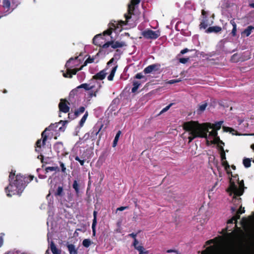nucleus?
Returning <instances> with one entry per match:
<instances>
[{
	"instance_id": "obj_1",
	"label": "nucleus",
	"mask_w": 254,
	"mask_h": 254,
	"mask_svg": "<svg viewBox=\"0 0 254 254\" xmlns=\"http://www.w3.org/2000/svg\"><path fill=\"white\" fill-rule=\"evenodd\" d=\"M15 171L11 170L9 175V185L5 188L7 196L12 195H20L27 184L29 183L34 178L32 175L27 177L20 174L15 175Z\"/></svg>"
},
{
	"instance_id": "obj_2",
	"label": "nucleus",
	"mask_w": 254,
	"mask_h": 254,
	"mask_svg": "<svg viewBox=\"0 0 254 254\" xmlns=\"http://www.w3.org/2000/svg\"><path fill=\"white\" fill-rule=\"evenodd\" d=\"M201 124L197 121H189L184 123L183 129L189 132V143L191 142L194 138H207V134L204 130L201 127Z\"/></svg>"
},
{
	"instance_id": "obj_3",
	"label": "nucleus",
	"mask_w": 254,
	"mask_h": 254,
	"mask_svg": "<svg viewBox=\"0 0 254 254\" xmlns=\"http://www.w3.org/2000/svg\"><path fill=\"white\" fill-rule=\"evenodd\" d=\"M64 127V121L61 120L59 123H56L54 124H51L48 127L45 128V129L42 132L41 139H38L35 144V151L37 152H39L41 150L42 146H44L46 144V142L48 139V134L47 133L48 130H53L54 131L62 130V128Z\"/></svg>"
},
{
	"instance_id": "obj_4",
	"label": "nucleus",
	"mask_w": 254,
	"mask_h": 254,
	"mask_svg": "<svg viewBox=\"0 0 254 254\" xmlns=\"http://www.w3.org/2000/svg\"><path fill=\"white\" fill-rule=\"evenodd\" d=\"M78 57H76L75 58H71L66 63L65 66L67 68L66 72L64 73V77L66 78H72L73 75H75L76 73L82 70L83 67L88 64H91L94 62L95 58L94 57H89L84 62V64L78 68H74L73 69L70 68V67H73L75 65V64L73 63V64L70 65L71 63L75 62L77 60Z\"/></svg>"
},
{
	"instance_id": "obj_5",
	"label": "nucleus",
	"mask_w": 254,
	"mask_h": 254,
	"mask_svg": "<svg viewBox=\"0 0 254 254\" xmlns=\"http://www.w3.org/2000/svg\"><path fill=\"white\" fill-rule=\"evenodd\" d=\"M49 194L54 196L62 206L64 199V183H52L49 190Z\"/></svg>"
},
{
	"instance_id": "obj_6",
	"label": "nucleus",
	"mask_w": 254,
	"mask_h": 254,
	"mask_svg": "<svg viewBox=\"0 0 254 254\" xmlns=\"http://www.w3.org/2000/svg\"><path fill=\"white\" fill-rule=\"evenodd\" d=\"M243 242L246 254H254V228L246 232Z\"/></svg>"
},
{
	"instance_id": "obj_7",
	"label": "nucleus",
	"mask_w": 254,
	"mask_h": 254,
	"mask_svg": "<svg viewBox=\"0 0 254 254\" xmlns=\"http://www.w3.org/2000/svg\"><path fill=\"white\" fill-rule=\"evenodd\" d=\"M239 188L235 184V182L232 181V179H230V185L229 188L227 189V191L229 193L230 195H232L233 193H235L237 195H242L244 192V182L243 180L238 181Z\"/></svg>"
},
{
	"instance_id": "obj_8",
	"label": "nucleus",
	"mask_w": 254,
	"mask_h": 254,
	"mask_svg": "<svg viewBox=\"0 0 254 254\" xmlns=\"http://www.w3.org/2000/svg\"><path fill=\"white\" fill-rule=\"evenodd\" d=\"M140 2V0H131L130 3L128 5V13L125 14L126 20L125 21H122L125 25L127 24L129 19L131 18V15L133 14V12L135 9V6L138 4Z\"/></svg>"
},
{
	"instance_id": "obj_9",
	"label": "nucleus",
	"mask_w": 254,
	"mask_h": 254,
	"mask_svg": "<svg viewBox=\"0 0 254 254\" xmlns=\"http://www.w3.org/2000/svg\"><path fill=\"white\" fill-rule=\"evenodd\" d=\"M201 254H229L222 250L218 246L213 245L207 247L201 252Z\"/></svg>"
},
{
	"instance_id": "obj_10",
	"label": "nucleus",
	"mask_w": 254,
	"mask_h": 254,
	"mask_svg": "<svg viewBox=\"0 0 254 254\" xmlns=\"http://www.w3.org/2000/svg\"><path fill=\"white\" fill-rule=\"evenodd\" d=\"M223 121H219L214 124H212L210 123H205L201 124V127L204 130V132L207 134L209 132V128H213L214 130H218L221 128V126Z\"/></svg>"
},
{
	"instance_id": "obj_11",
	"label": "nucleus",
	"mask_w": 254,
	"mask_h": 254,
	"mask_svg": "<svg viewBox=\"0 0 254 254\" xmlns=\"http://www.w3.org/2000/svg\"><path fill=\"white\" fill-rule=\"evenodd\" d=\"M129 237H131L133 239V243L132 244V246L134 247V249L137 250L139 252V254H148V251H144L145 249L144 247L141 245H138L139 242L138 240L136 239V237L137 236V234L135 233H131L128 234Z\"/></svg>"
},
{
	"instance_id": "obj_12",
	"label": "nucleus",
	"mask_w": 254,
	"mask_h": 254,
	"mask_svg": "<svg viewBox=\"0 0 254 254\" xmlns=\"http://www.w3.org/2000/svg\"><path fill=\"white\" fill-rule=\"evenodd\" d=\"M141 35L147 39H156L160 36V32L159 30L153 31L147 29L142 32Z\"/></svg>"
},
{
	"instance_id": "obj_13",
	"label": "nucleus",
	"mask_w": 254,
	"mask_h": 254,
	"mask_svg": "<svg viewBox=\"0 0 254 254\" xmlns=\"http://www.w3.org/2000/svg\"><path fill=\"white\" fill-rule=\"evenodd\" d=\"M103 127V125H101L100 127L97 125L94 126L89 132L87 133L84 135V137H86L87 139L89 138L92 140H95L97 138V135L99 134Z\"/></svg>"
},
{
	"instance_id": "obj_14",
	"label": "nucleus",
	"mask_w": 254,
	"mask_h": 254,
	"mask_svg": "<svg viewBox=\"0 0 254 254\" xmlns=\"http://www.w3.org/2000/svg\"><path fill=\"white\" fill-rule=\"evenodd\" d=\"M110 46L112 47L113 49H117L119 48H122L123 47L127 46V44L124 41H111L106 42V43L103 44L102 48L106 49L108 48Z\"/></svg>"
},
{
	"instance_id": "obj_15",
	"label": "nucleus",
	"mask_w": 254,
	"mask_h": 254,
	"mask_svg": "<svg viewBox=\"0 0 254 254\" xmlns=\"http://www.w3.org/2000/svg\"><path fill=\"white\" fill-rule=\"evenodd\" d=\"M160 66L161 65L159 64H152L146 67L144 69L143 72L145 74H148L153 71H157L159 70Z\"/></svg>"
},
{
	"instance_id": "obj_16",
	"label": "nucleus",
	"mask_w": 254,
	"mask_h": 254,
	"mask_svg": "<svg viewBox=\"0 0 254 254\" xmlns=\"http://www.w3.org/2000/svg\"><path fill=\"white\" fill-rule=\"evenodd\" d=\"M102 40H104V38L102 34H98L93 38V43L96 46L102 48Z\"/></svg>"
},
{
	"instance_id": "obj_17",
	"label": "nucleus",
	"mask_w": 254,
	"mask_h": 254,
	"mask_svg": "<svg viewBox=\"0 0 254 254\" xmlns=\"http://www.w3.org/2000/svg\"><path fill=\"white\" fill-rule=\"evenodd\" d=\"M81 187L80 181L74 180L72 184V188L75 191V193L77 196L79 195L80 193V188Z\"/></svg>"
},
{
	"instance_id": "obj_18",
	"label": "nucleus",
	"mask_w": 254,
	"mask_h": 254,
	"mask_svg": "<svg viewBox=\"0 0 254 254\" xmlns=\"http://www.w3.org/2000/svg\"><path fill=\"white\" fill-rule=\"evenodd\" d=\"M222 31V28L218 26H215L208 27L205 31L207 33H217Z\"/></svg>"
},
{
	"instance_id": "obj_19",
	"label": "nucleus",
	"mask_w": 254,
	"mask_h": 254,
	"mask_svg": "<svg viewBox=\"0 0 254 254\" xmlns=\"http://www.w3.org/2000/svg\"><path fill=\"white\" fill-rule=\"evenodd\" d=\"M106 75V73L105 70H102L93 76L92 78L96 80H103L105 78Z\"/></svg>"
},
{
	"instance_id": "obj_20",
	"label": "nucleus",
	"mask_w": 254,
	"mask_h": 254,
	"mask_svg": "<svg viewBox=\"0 0 254 254\" xmlns=\"http://www.w3.org/2000/svg\"><path fill=\"white\" fill-rule=\"evenodd\" d=\"M93 217L94 218L92 224V229L93 235L95 236L96 235V226L97 224V212L96 211H94L93 212Z\"/></svg>"
},
{
	"instance_id": "obj_21",
	"label": "nucleus",
	"mask_w": 254,
	"mask_h": 254,
	"mask_svg": "<svg viewBox=\"0 0 254 254\" xmlns=\"http://www.w3.org/2000/svg\"><path fill=\"white\" fill-rule=\"evenodd\" d=\"M233 194H234V195L233 196L232 202H233L234 205H235V206H236L237 207L238 206V205H242L241 204L242 199H241V198L239 197L241 195H236L235 193H233Z\"/></svg>"
},
{
	"instance_id": "obj_22",
	"label": "nucleus",
	"mask_w": 254,
	"mask_h": 254,
	"mask_svg": "<svg viewBox=\"0 0 254 254\" xmlns=\"http://www.w3.org/2000/svg\"><path fill=\"white\" fill-rule=\"evenodd\" d=\"M253 30H254V27L251 25L249 26L242 32V35H245L246 36L248 37L252 33Z\"/></svg>"
},
{
	"instance_id": "obj_23",
	"label": "nucleus",
	"mask_w": 254,
	"mask_h": 254,
	"mask_svg": "<svg viewBox=\"0 0 254 254\" xmlns=\"http://www.w3.org/2000/svg\"><path fill=\"white\" fill-rule=\"evenodd\" d=\"M50 249L53 254H61V251L57 248L55 244L53 241L51 242Z\"/></svg>"
},
{
	"instance_id": "obj_24",
	"label": "nucleus",
	"mask_w": 254,
	"mask_h": 254,
	"mask_svg": "<svg viewBox=\"0 0 254 254\" xmlns=\"http://www.w3.org/2000/svg\"><path fill=\"white\" fill-rule=\"evenodd\" d=\"M208 18L204 17V19H203L200 22V23L199 25V28L201 29H205L207 26H208Z\"/></svg>"
},
{
	"instance_id": "obj_25",
	"label": "nucleus",
	"mask_w": 254,
	"mask_h": 254,
	"mask_svg": "<svg viewBox=\"0 0 254 254\" xmlns=\"http://www.w3.org/2000/svg\"><path fill=\"white\" fill-rule=\"evenodd\" d=\"M141 84V82L139 81H133L132 82L133 87L131 89V92L132 93H135L140 85Z\"/></svg>"
},
{
	"instance_id": "obj_26",
	"label": "nucleus",
	"mask_w": 254,
	"mask_h": 254,
	"mask_svg": "<svg viewBox=\"0 0 254 254\" xmlns=\"http://www.w3.org/2000/svg\"><path fill=\"white\" fill-rule=\"evenodd\" d=\"M117 67H118V65H116V66H115L114 67H113L112 68V70H111L110 74L108 76V79L109 81H112L113 80V78H114V77L115 76V72H116V70L117 69Z\"/></svg>"
},
{
	"instance_id": "obj_27",
	"label": "nucleus",
	"mask_w": 254,
	"mask_h": 254,
	"mask_svg": "<svg viewBox=\"0 0 254 254\" xmlns=\"http://www.w3.org/2000/svg\"><path fill=\"white\" fill-rule=\"evenodd\" d=\"M245 208H243L242 211H240V210H238L237 211L236 214L232 217L233 218H235V223H236V225H235V227H237V220L240 219V214L244 213L245 212Z\"/></svg>"
},
{
	"instance_id": "obj_28",
	"label": "nucleus",
	"mask_w": 254,
	"mask_h": 254,
	"mask_svg": "<svg viewBox=\"0 0 254 254\" xmlns=\"http://www.w3.org/2000/svg\"><path fill=\"white\" fill-rule=\"evenodd\" d=\"M69 254H77V251L75 248V246L72 244H69L67 246Z\"/></svg>"
},
{
	"instance_id": "obj_29",
	"label": "nucleus",
	"mask_w": 254,
	"mask_h": 254,
	"mask_svg": "<svg viewBox=\"0 0 254 254\" xmlns=\"http://www.w3.org/2000/svg\"><path fill=\"white\" fill-rule=\"evenodd\" d=\"M88 116V112H86V113L83 115V116L82 117V118L81 119V120H80V121L79 122L78 126H79V127H81L83 126V125L87 118Z\"/></svg>"
},
{
	"instance_id": "obj_30",
	"label": "nucleus",
	"mask_w": 254,
	"mask_h": 254,
	"mask_svg": "<svg viewBox=\"0 0 254 254\" xmlns=\"http://www.w3.org/2000/svg\"><path fill=\"white\" fill-rule=\"evenodd\" d=\"M94 86H90L87 83H83L77 87V88H84L85 90H89L92 89Z\"/></svg>"
},
{
	"instance_id": "obj_31",
	"label": "nucleus",
	"mask_w": 254,
	"mask_h": 254,
	"mask_svg": "<svg viewBox=\"0 0 254 254\" xmlns=\"http://www.w3.org/2000/svg\"><path fill=\"white\" fill-rule=\"evenodd\" d=\"M121 134V131L119 130L118 131V132L117 133V134L115 136V137L114 138V140L113 141V147H115L116 146Z\"/></svg>"
},
{
	"instance_id": "obj_32",
	"label": "nucleus",
	"mask_w": 254,
	"mask_h": 254,
	"mask_svg": "<svg viewBox=\"0 0 254 254\" xmlns=\"http://www.w3.org/2000/svg\"><path fill=\"white\" fill-rule=\"evenodd\" d=\"M68 118L69 120H73L77 117L76 114H75V111H73L72 109H71V111L68 113Z\"/></svg>"
},
{
	"instance_id": "obj_33",
	"label": "nucleus",
	"mask_w": 254,
	"mask_h": 254,
	"mask_svg": "<svg viewBox=\"0 0 254 254\" xmlns=\"http://www.w3.org/2000/svg\"><path fill=\"white\" fill-rule=\"evenodd\" d=\"M243 163L246 168H249L251 165V160L249 158H244Z\"/></svg>"
},
{
	"instance_id": "obj_34",
	"label": "nucleus",
	"mask_w": 254,
	"mask_h": 254,
	"mask_svg": "<svg viewBox=\"0 0 254 254\" xmlns=\"http://www.w3.org/2000/svg\"><path fill=\"white\" fill-rule=\"evenodd\" d=\"M207 106V103H204L201 105H199L198 108L197 109V112H199L200 113L203 112L205 110Z\"/></svg>"
},
{
	"instance_id": "obj_35",
	"label": "nucleus",
	"mask_w": 254,
	"mask_h": 254,
	"mask_svg": "<svg viewBox=\"0 0 254 254\" xmlns=\"http://www.w3.org/2000/svg\"><path fill=\"white\" fill-rule=\"evenodd\" d=\"M134 78L136 79H142L143 82L147 80V78L145 76L143 75L141 73H137L135 75Z\"/></svg>"
},
{
	"instance_id": "obj_36",
	"label": "nucleus",
	"mask_w": 254,
	"mask_h": 254,
	"mask_svg": "<svg viewBox=\"0 0 254 254\" xmlns=\"http://www.w3.org/2000/svg\"><path fill=\"white\" fill-rule=\"evenodd\" d=\"M91 244V241L90 239H84L82 242V245L85 248H88Z\"/></svg>"
},
{
	"instance_id": "obj_37",
	"label": "nucleus",
	"mask_w": 254,
	"mask_h": 254,
	"mask_svg": "<svg viewBox=\"0 0 254 254\" xmlns=\"http://www.w3.org/2000/svg\"><path fill=\"white\" fill-rule=\"evenodd\" d=\"M2 4L4 8L9 9L10 6V2L9 0H3Z\"/></svg>"
},
{
	"instance_id": "obj_38",
	"label": "nucleus",
	"mask_w": 254,
	"mask_h": 254,
	"mask_svg": "<svg viewBox=\"0 0 254 254\" xmlns=\"http://www.w3.org/2000/svg\"><path fill=\"white\" fill-rule=\"evenodd\" d=\"M85 108L83 106L80 107L79 109H78L76 110H75V114H76L77 116L78 117L81 114L83 113L85 111Z\"/></svg>"
},
{
	"instance_id": "obj_39",
	"label": "nucleus",
	"mask_w": 254,
	"mask_h": 254,
	"mask_svg": "<svg viewBox=\"0 0 254 254\" xmlns=\"http://www.w3.org/2000/svg\"><path fill=\"white\" fill-rule=\"evenodd\" d=\"M232 226L233 225H228L225 228L223 229L222 230V234L226 233L228 231H232L233 229L234 228V227H232Z\"/></svg>"
},
{
	"instance_id": "obj_40",
	"label": "nucleus",
	"mask_w": 254,
	"mask_h": 254,
	"mask_svg": "<svg viewBox=\"0 0 254 254\" xmlns=\"http://www.w3.org/2000/svg\"><path fill=\"white\" fill-rule=\"evenodd\" d=\"M60 112H64V99H61L59 105ZM61 114V113H60ZM60 117H61V115H59Z\"/></svg>"
},
{
	"instance_id": "obj_41",
	"label": "nucleus",
	"mask_w": 254,
	"mask_h": 254,
	"mask_svg": "<svg viewBox=\"0 0 254 254\" xmlns=\"http://www.w3.org/2000/svg\"><path fill=\"white\" fill-rule=\"evenodd\" d=\"M81 159H80L78 156H76L74 158L75 160L78 161L81 166H83L85 159H84L82 156L81 157Z\"/></svg>"
},
{
	"instance_id": "obj_42",
	"label": "nucleus",
	"mask_w": 254,
	"mask_h": 254,
	"mask_svg": "<svg viewBox=\"0 0 254 254\" xmlns=\"http://www.w3.org/2000/svg\"><path fill=\"white\" fill-rule=\"evenodd\" d=\"M57 169H58V167H48L46 168L45 171L46 173H48L50 171H56Z\"/></svg>"
},
{
	"instance_id": "obj_43",
	"label": "nucleus",
	"mask_w": 254,
	"mask_h": 254,
	"mask_svg": "<svg viewBox=\"0 0 254 254\" xmlns=\"http://www.w3.org/2000/svg\"><path fill=\"white\" fill-rule=\"evenodd\" d=\"M235 231H232L231 232H230V233H228L227 232L226 233H224V234H223V235H226V236H227V237L228 238H232L234 236V235H235Z\"/></svg>"
},
{
	"instance_id": "obj_44",
	"label": "nucleus",
	"mask_w": 254,
	"mask_h": 254,
	"mask_svg": "<svg viewBox=\"0 0 254 254\" xmlns=\"http://www.w3.org/2000/svg\"><path fill=\"white\" fill-rule=\"evenodd\" d=\"M67 101L64 99V113H68L69 112L70 108L67 105Z\"/></svg>"
},
{
	"instance_id": "obj_45",
	"label": "nucleus",
	"mask_w": 254,
	"mask_h": 254,
	"mask_svg": "<svg viewBox=\"0 0 254 254\" xmlns=\"http://www.w3.org/2000/svg\"><path fill=\"white\" fill-rule=\"evenodd\" d=\"M222 165L225 167L226 170L228 171V169L230 168V165L226 160L222 161Z\"/></svg>"
},
{
	"instance_id": "obj_46",
	"label": "nucleus",
	"mask_w": 254,
	"mask_h": 254,
	"mask_svg": "<svg viewBox=\"0 0 254 254\" xmlns=\"http://www.w3.org/2000/svg\"><path fill=\"white\" fill-rule=\"evenodd\" d=\"M189 60H190L189 58H180L179 61L180 63L185 64L187 63L189 61Z\"/></svg>"
},
{
	"instance_id": "obj_47",
	"label": "nucleus",
	"mask_w": 254,
	"mask_h": 254,
	"mask_svg": "<svg viewBox=\"0 0 254 254\" xmlns=\"http://www.w3.org/2000/svg\"><path fill=\"white\" fill-rule=\"evenodd\" d=\"M209 135L210 136H213V137H215L216 136L218 135L217 131L213 129L210 132H209Z\"/></svg>"
},
{
	"instance_id": "obj_48",
	"label": "nucleus",
	"mask_w": 254,
	"mask_h": 254,
	"mask_svg": "<svg viewBox=\"0 0 254 254\" xmlns=\"http://www.w3.org/2000/svg\"><path fill=\"white\" fill-rule=\"evenodd\" d=\"M220 140V137L217 135L215 137H214L213 140L211 141V143L217 144Z\"/></svg>"
},
{
	"instance_id": "obj_49",
	"label": "nucleus",
	"mask_w": 254,
	"mask_h": 254,
	"mask_svg": "<svg viewBox=\"0 0 254 254\" xmlns=\"http://www.w3.org/2000/svg\"><path fill=\"white\" fill-rule=\"evenodd\" d=\"M181 79H172L168 81L167 83L170 84H172L174 83H178L181 81Z\"/></svg>"
},
{
	"instance_id": "obj_50",
	"label": "nucleus",
	"mask_w": 254,
	"mask_h": 254,
	"mask_svg": "<svg viewBox=\"0 0 254 254\" xmlns=\"http://www.w3.org/2000/svg\"><path fill=\"white\" fill-rule=\"evenodd\" d=\"M220 154L221 161L226 160V158L225 152L223 151L222 152H220Z\"/></svg>"
},
{
	"instance_id": "obj_51",
	"label": "nucleus",
	"mask_w": 254,
	"mask_h": 254,
	"mask_svg": "<svg viewBox=\"0 0 254 254\" xmlns=\"http://www.w3.org/2000/svg\"><path fill=\"white\" fill-rule=\"evenodd\" d=\"M112 33V29L109 28L103 32L104 35H110Z\"/></svg>"
},
{
	"instance_id": "obj_52",
	"label": "nucleus",
	"mask_w": 254,
	"mask_h": 254,
	"mask_svg": "<svg viewBox=\"0 0 254 254\" xmlns=\"http://www.w3.org/2000/svg\"><path fill=\"white\" fill-rule=\"evenodd\" d=\"M172 105H173V104L171 103L169 105L167 106L165 108H163L162 110L161 113H164V112L167 111L170 109V108L172 106Z\"/></svg>"
},
{
	"instance_id": "obj_53",
	"label": "nucleus",
	"mask_w": 254,
	"mask_h": 254,
	"mask_svg": "<svg viewBox=\"0 0 254 254\" xmlns=\"http://www.w3.org/2000/svg\"><path fill=\"white\" fill-rule=\"evenodd\" d=\"M236 32H237V27H235V25H234V27H233L231 34L233 36H236Z\"/></svg>"
},
{
	"instance_id": "obj_54",
	"label": "nucleus",
	"mask_w": 254,
	"mask_h": 254,
	"mask_svg": "<svg viewBox=\"0 0 254 254\" xmlns=\"http://www.w3.org/2000/svg\"><path fill=\"white\" fill-rule=\"evenodd\" d=\"M227 173L228 174H231L232 177L234 178V179H236V181H239V178H238V175H236L234 176L232 175V173L231 171H227Z\"/></svg>"
},
{
	"instance_id": "obj_55",
	"label": "nucleus",
	"mask_w": 254,
	"mask_h": 254,
	"mask_svg": "<svg viewBox=\"0 0 254 254\" xmlns=\"http://www.w3.org/2000/svg\"><path fill=\"white\" fill-rule=\"evenodd\" d=\"M223 128L224 130L226 132H228V131L231 132V131L234 130V129H233L232 128L230 127H223Z\"/></svg>"
},
{
	"instance_id": "obj_56",
	"label": "nucleus",
	"mask_w": 254,
	"mask_h": 254,
	"mask_svg": "<svg viewBox=\"0 0 254 254\" xmlns=\"http://www.w3.org/2000/svg\"><path fill=\"white\" fill-rule=\"evenodd\" d=\"M234 223H235V218H232L228 220L227 221V224L228 225H233Z\"/></svg>"
},
{
	"instance_id": "obj_57",
	"label": "nucleus",
	"mask_w": 254,
	"mask_h": 254,
	"mask_svg": "<svg viewBox=\"0 0 254 254\" xmlns=\"http://www.w3.org/2000/svg\"><path fill=\"white\" fill-rule=\"evenodd\" d=\"M77 76L78 77L79 79L81 80H82L84 79L85 77V74L84 72H82L80 74H78L77 75Z\"/></svg>"
},
{
	"instance_id": "obj_58",
	"label": "nucleus",
	"mask_w": 254,
	"mask_h": 254,
	"mask_svg": "<svg viewBox=\"0 0 254 254\" xmlns=\"http://www.w3.org/2000/svg\"><path fill=\"white\" fill-rule=\"evenodd\" d=\"M175 253L176 254H181L178 251L175 250H168L167 251V253Z\"/></svg>"
},
{
	"instance_id": "obj_59",
	"label": "nucleus",
	"mask_w": 254,
	"mask_h": 254,
	"mask_svg": "<svg viewBox=\"0 0 254 254\" xmlns=\"http://www.w3.org/2000/svg\"><path fill=\"white\" fill-rule=\"evenodd\" d=\"M129 207L128 206H121V207H118L117 209V211H123L125 209H128Z\"/></svg>"
},
{
	"instance_id": "obj_60",
	"label": "nucleus",
	"mask_w": 254,
	"mask_h": 254,
	"mask_svg": "<svg viewBox=\"0 0 254 254\" xmlns=\"http://www.w3.org/2000/svg\"><path fill=\"white\" fill-rule=\"evenodd\" d=\"M214 243V239H211V240H209L208 241H207L206 242H205V245L204 246V247L206 246V245H209L210 244H213Z\"/></svg>"
},
{
	"instance_id": "obj_61",
	"label": "nucleus",
	"mask_w": 254,
	"mask_h": 254,
	"mask_svg": "<svg viewBox=\"0 0 254 254\" xmlns=\"http://www.w3.org/2000/svg\"><path fill=\"white\" fill-rule=\"evenodd\" d=\"M218 149L220 151V152H222L223 151H225L224 149L223 146L221 145H217Z\"/></svg>"
},
{
	"instance_id": "obj_62",
	"label": "nucleus",
	"mask_w": 254,
	"mask_h": 254,
	"mask_svg": "<svg viewBox=\"0 0 254 254\" xmlns=\"http://www.w3.org/2000/svg\"><path fill=\"white\" fill-rule=\"evenodd\" d=\"M201 14L203 16V19H204V17H207V12L204 9L201 10Z\"/></svg>"
},
{
	"instance_id": "obj_63",
	"label": "nucleus",
	"mask_w": 254,
	"mask_h": 254,
	"mask_svg": "<svg viewBox=\"0 0 254 254\" xmlns=\"http://www.w3.org/2000/svg\"><path fill=\"white\" fill-rule=\"evenodd\" d=\"M96 93H97V91H95V92H91L90 93V94H89V97H92L93 96H94V97H96Z\"/></svg>"
},
{
	"instance_id": "obj_64",
	"label": "nucleus",
	"mask_w": 254,
	"mask_h": 254,
	"mask_svg": "<svg viewBox=\"0 0 254 254\" xmlns=\"http://www.w3.org/2000/svg\"><path fill=\"white\" fill-rule=\"evenodd\" d=\"M189 51V49H188L187 48H185V49H184L182 50L181 51L180 53H181L182 55H183V54H185V53H187Z\"/></svg>"
}]
</instances>
